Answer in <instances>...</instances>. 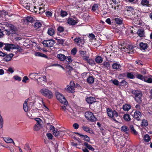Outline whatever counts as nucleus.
Instances as JSON below:
<instances>
[{
  "label": "nucleus",
  "mask_w": 152,
  "mask_h": 152,
  "mask_svg": "<svg viewBox=\"0 0 152 152\" xmlns=\"http://www.w3.org/2000/svg\"><path fill=\"white\" fill-rule=\"evenodd\" d=\"M131 93L134 95V99L137 103L140 104L142 103V92L140 91L137 90H132Z\"/></svg>",
  "instance_id": "nucleus-1"
},
{
  "label": "nucleus",
  "mask_w": 152,
  "mask_h": 152,
  "mask_svg": "<svg viewBox=\"0 0 152 152\" xmlns=\"http://www.w3.org/2000/svg\"><path fill=\"white\" fill-rule=\"evenodd\" d=\"M107 112L109 117L113 119L115 122H118L115 119L118 116V113L116 111L113 110L110 108H107Z\"/></svg>",
  "instance_id": "nucleus-2"
},
{
  "label": "nucleus",
  "mask_w": 152,
  "mask_h": 152,
  "mask_svg": "<svg viewBox=\"0 0 152 152\" xmlns=\"http://www.w3.org/2000/svg\"><path fill=\"white\" fill-rule=\"evenodd\" d=\"M40 92L42 95L49 99H51L53 97V93L48 89L42 88L40 90Z\"/></svg>",
  "instance_id": "nucleus-3"
},
{
  "label": "nucleus",
  "mask_w": 152,
  "mask_h": 152,
  "mask_svg": "<svg viewBox=\"0 0 152 152\" xmlns=\"http://www.w3.org/2000/svg\"><path fill=\"white\" fill-rule=\"evenodd\" d=\"M56 95L57 99L61 103L66 105L68 104V102L63 95L58 92H56Z\"/></svg>",
  "instance_id": "nucleus-4"
},
{
  "label": "nucleus",
  "mask_w": 152,
  "mask_h": 152,
  "mask_svg": "<svg viewBox=\"0 0 152 152\" xmlns=\"http://www.w3.org/2000/svg\"><path fill=\"white\" fill-rule=\"evenodd\" d=\"M9 29L5 30V31H6L5 33L7 35H9L11 34H15V33L17 29L16 27L13 25L11 24H9Z\"/></svg>",
  "instance_id": "nucleus-5"
},
{
  "label": "nucleus",
  "mask_w": 152,
  "mask_h": 152,
  "mask_svg": "<svg viewBox=\"0 0 152 152\" xmlns=\"http://www.w3.org/2000/svg\"><path fill=\"white\" fill-rule=\"evenodd\" d=\"M134 12V9L132 7L128 6L126 7L124 11V14L126 16H131Z\"/></svg>",
  "instance_id": "nucleus-6"
},
{
  "label": "nucleus",
  "mask_w": 152,
  "mask_h": 152,
  "mask_svg": "<svg viewBox=\"0 0 152 152\" xmlns=\"http://www.w3.org/2000/svg\"><path fill=\"white\" fill-rule=\"evenodd\" d=\"M85 116L86 118L90 121L94 122L96 121V118L93 113L90 111H87L85 113Z\"/></svg>",
  "instance_id": "nucleus-7"
},
{
  "label": "nucleus",
  "mask_w": 152,
  "mask_h": 152,
  "mask_svg": "<svg viewBox=\"0 0 152 152\" xmlns=\"http://www.w3.org/2000/svg\"><path fill=\"white\" fill-rule=\"evenodd\" d=\"M69 86L67 85L65 89L68 92L73 93L75 92V84L73 81H71L69 84Z\"/></svg>",
  "instance_id": "nucleus-8"
},
{
  "label": "nucleus",
  "mask_w": 152,
  "mask_h": 152,
  "mask_svg": "<svg viewBox=\"0 0 152 152\" xmlns=\"http://www.w3.org/2000/svg\"><path fill=\"white\" fill-rule=\"evenodd\" d=\"M55 43L54 40L52 39L44 40L42 42V44L45 47H51L53 46L54 44Z\"/></svg>",
  "instance_id": "nucleus-9"
},
{
  "label": "nucleus",
  "mask_w": 152,
  "mask_h": 152,
  "mask_svg": "<svg viewBox=\"0 0 152 152\" xmlns=\"http://www.w3.org/2000/svg\"><path fill=\"white\" fill-rule=\"evenodd\" d=\"M142 116L141 113L138 110H136L134 113L133 118L137 121H140Z\"/></svg>",
  "instance_id": "nucleus-10"
},
{
  "label": "nucleus",
  "mask_w": 152,
  "mask_h": 152,
  "mask_svg": "<svg viewBox=\"0 0 152 152\" xmlns=\"http://www.w3.org/2000/svg\"><path fill=\"white\" fill-rule=\"evenodd\" d=\"M75 43L77 45H80L81 44L83 45L84 41L80 37H77L74 39Z\"/></svg>",
  "instance_id": "nucleus-11"
},
{
  "label": "nucleus",
  "mask_w": 152,
  "mask_h": 152,
  "mask_svg": "<svg viewBox=\"0 0 152 152\" xmlns=\"http://www.w3.org/2000/svg\"><path fill=\"white\" fill-rule=\"evenodd\" d=\"M13 56L14 55L12 53H10L9 54H6V55L3 58V60L6 62L10 61Z\"/></svg>",
  "instance_id": "nucleus-12"
},
{
  "label": "nucleus",
  "mask_w": 152,
  "mask_h": 152,
  "mask_svg": "<svg viewBox=\"0 0 152 152\" xmlns=\"http://www.w3.org/2000/svg\"><path fill=\"white\" fill-rule=\"evenodd\" d=\"M86 100L87 103L91 104L95 102L96 99L93 97L90 96L87 97Z\"/></svg>",
  "instance_id": "nucleus-13"
},
{
  "label": "nucleus",
  "mask_w": 152,
  "mask_h": 152,
  "mask_svg": "<svg viewBox=\"0 0 152 152\" xmlns=\"http://www.w3.org/2000/svg\"><path fill=\"white\" fill-rule=\"evenodd\" d=\"M140 4L143 6L146 7H150L151 6L150 2L148 0H142Z\"/></svg>",
  "instance_id": "nucleus-14"
},
{
  "label": "nucleus",
  "mask_w": 152,
  "mask_h": 152,
  "mask_svg": "<svg viewBox=\"0 0 152 152\" xmlns=\"http://www.w3.org/2000/svg\"><path fill=\"white\" fill-rule=\"evenodd\" d=\"M137 34L140 37H143L145 36V31L143 29H139L137 31Z\"/></svg>",
  "instance_id": "nucleus-15"
},
{
  "label": "nucleus",
  "mask_w": 152,
  "mask_h": 152,
  "mask_svg": "<svg viewBox=\"0 0 152 152\" xmlns=\"http://www.w3.org/2000/svg\"><path fill=\"white\" fill-rule=\"evenodd\" d=\"M67 22L69 24L74 25L78 23V21L77 20H75L72 18H69L68 19Z\"/></svg>",
  "instance_id": "nucleus-16"
},
{
  "label": "nucleus",
  "mask_w": 152,
  "mask_h": 152,
  "mask_svg": "<svg viewBox=\"0 0 152 152\" xmlns=\"http://www.w3.org/2000/svg\"><path fill=\"white\" fill-rule=\"evenodd\" d=\"M135 77L137 78L140 79L143 81H144L145 78H146V76H143L140 74L138 73H136L135 75Z\"/></svg>",
  "instance_id": "nucleus-17"
},
{
  "label": "nucleus",
  "mask_w": 152,
  "mask_h": 152,
  "mask_svg": "<svg viewBox=\"0 0 152 152\" xmlns=\"http://www.w3.org/2000/svg\"><path fill=\"white\" fill-rule=\"evenodd\" d=\"M140 48L141 50H145L148 47V44L146 43L141 42L140 43Z\"/></svg>",
  "instance_id": "nucleus-18"
},
{
  "label": "nucleus",
  "mask_w": 152,
  "mask_h": 152,
  "mask_svg": "<svg viewBox=\"0 0 152 152\" xmlns=\"http://www.w3.org/2000/svg\"><path fill=\"white\" fill-rule=\"evenodd\" d=\"M131 108L130 104H125L123 105L122 108L124 111H128Z\"/></svg>",
  "instance_id": "nucleus-19"
},
{
  "label": "nucleus",
  "mask_w": 152,
  "mask_h": 152,
  "mask_svg": "<svg viewBox=\"0 0 152 152\" xmlns=\"http://www.w3.org/2000/svg\"><path fill=\"white\" fill-rule=\"evenodd\" d=\"M76 134H77L78 135H79L81 137L83 138V139L85 140V141L87 142H89L90 141V138L88 136L86 135H84L82 134H81L78 133H76Z\"/></svg>",
  "instance_id": "nucleus-20"
},
{
  "label": "nucleus",
  "mask_w": 152,
  "mask_h": 152,
  "mask_svg": "<svg viewBox=\"0 0 152 152\" xmlns=\"http://www.w3.org/2000/svg\"><path fill=\"white\" fill-rule=\"evenodd\" d=\"M25 8L31 11L32 12L34 11L36 13L37 12V11L35 10L36 9V7L35 6L30 7V6L26 5Z\"/></svg>",
  "instance_id": "nucleus-21"
},
{
  "label": "nucleus",
  "mask_w": 152,
  "mask_h": 152,
  "mask_svg": "<svg viewBox=\"0 0 152 152\" xmlns=\"http://www.w3.org/2000/svg\"><path fill=\"white\" fill-rule=\"evenodd\" d=\"M120 64L118 63H113L112 65V69H118L121 67Z\"/></svg>",
  "instance_id": "nucleus-22"
},
{
  "label": "nucleus",
  "mask_w": 152,
  "mask_h": 152,
  "mask_svg": "<svg viewBox=\"0 0 152 152\" xmlns=\"http://www.w3.org/2000/svg\"><path fill=\"white\" fill-rule=\"evenodd\" d=\"M82 128L83 130L86 132L90 133H92L93 132V131L88 126H83Z\"/></svg>",
  "instance_id": "nucleus-23"
},
{
  "label": "nucleus",
  "mask_w": 152,
  "mask_h": 152,
  "mask_svg": "<svg viewBox=\"0 0 152 152\" xmlns=\"http://www.w3.org/2000/svg\"><path fill=\"white\" fill-rule=\"evenodd\" d=\"M57 57L60 60L64 61L66 59V56L64 54H59L57 55Z\"/></svg>",
  "instance_id": "nucleus-24"
},
{
  "label": "nucleus",
  "mask_w": 152,
  "mask_h": 152,
  "mask_svg": "<svg viewBox=\"0 0 152 152\" xmlns=\"http://www.w3.org/2000/svg\"><path fill=\"white\" fill-rule=\"evenodd\" d=\"M33 20V18L31 16H28L25 18L24 21H26L27 22L32 23Z\"/></svg>",
  "instance_id": "nucleus-25"
},
{
  "label": "nucleus",
  "mask_w": 152,
  "mask_h": 152,
  "mask_svg": "<svg viewBox=\"0 0 152 152\" xmlns=\"http://www.w3.org/2000/svg\"><path fill=\"white\" fill-rule=\"evenodd\" d=\"M28 99H26L23 104V108L25 112H27L28 110V107L27 105V102Z\"/></svg>",
  "instance_id": "nucleus-26"
},
{
  "label": "nucleus",
  "mask_w": 152,
  "mask_h": 152,
  "mask_svg": "<svg viewBox=\"0 0 152 152\" xmlns=\"http://www.w3.org/2000/svg\"><path fill=\"white\" fill-rule=\"evenodd\" d=\"M42 26V23L38 21L36 22L34 24V26L36 29H38L40 28Z\"/></svg>",
  "instance_id": "nucleus-27"
},
{
  "label": "nucleus",
  "mask_w": 152,
  "mask_h": 152,
  "mask_svg": "<svg viewBox=\"0 0 152 152\" xmlns=\"http://www.w3.org/2000/svg\"><path fill=\"white\" fill-rule=\"evenodd\" d=\"M95 61L97 63H102L103 61V58L100 56H96L95 58Z\"/></svg>",
  "instance_id": "nucleus-28"
},
{
  "label": "nucleus",
  "mask_w": 152,
  "mask_h": 152,
  "mask_svg": "<svg viewBox=\"0 0 152 152\" xmlns=\"http://www.w3.org/2000/svg\"><path fill=\"white\" fill-rule=\"evenodd\" d=\"M84 145L87 148L91 151H94V149L92 147V146L91 145L88 144L87 142H84Z\"/></svg>",
  "instance_id": "nucleus-29"
},
{
  "label": "nucleus",
  "mask_w": 152,
  "mask_h": 152,
  "mask_svg": "<svg viewBox=\"0 0 152 152\" xmlns=\"http://www.w3.org/2000/svg\"><path fill=\"white\" fill-rule=\"evenodd\" d=\"M126 77L128 78L129 79H134L135 78V76L134 75L133 72H127Z\"/></svg>",
  "instance_id": "nucleus-30"
},
{
  "label": "nucleus",
  "mask_w": 152,
  "mask_h": 152,
  "mask_svg": "<svg viewBox=\"0 0 152 152\" xmlns=\"http://www.w3.org/2000/svg\"><path fill=\"white\" fill-rule=\"evenodd\" d=\"M103 65L104 68L107 70L109 69V68L110 66V64L107 61H105L104 62Z\"/></svg>",
  "instance_id": "nucleus-31"
},
{
  "label": "nucleus",
  "mask_w": 152,
  "mask_h": 152,
  "mask_svg": "<svg viewBox=\"0 0 152 152\" xmlns=\"http://www.w3.org/2000/svg\"><path fill=\"white\" fill-rule=\"evenodd\" d=\"M35 55L37 56L43 57L45 58H47V56L45 54H43L39 52H36L35 53Z\"/></svg>",
  "instance_id": "nucleus-32"
},
{
  "label": "nucleus",
  "mask_w": 152,
  "mask_h": 152,
  "mask_svg": "<svg viewBox=\"0 0 152 152\" xmlns=\"http://www.w3.org/2000/svg\"><path fill=\"white\" fill-rule=\"evenodd\" d=\"M48 33L49 35L52 36L55 34L54 29L52 28H49L48 30Z\"/></svg>",
  "instance_id": "nucleus-33"
},
{
  "label": "nucleus",
  "mask_w": 152,
  "mask_h": 152,
  "mask_svg": "<svg viewBox=\"0 0 152 152\" xmlns=\"http://www.w3.org/2000/svg\"><path fill=\"white\" fill-rule=\"evenodd\" d=\"M130 129L132 133L135 135H137V132L134 129L133 126L131 125L130 126Z\"/></svg>",
  "instance_id": "nucleus-34"
},
{
  "label": "nucleus",
  "mask_w": 152,
  "mask_h": 152,
  "mask_svg": "<svg viewBox=\"0 0 152 152\" xmlns=\"http://www.w3.org/2000/svg\"><path fill=\"white\" fill-rule=\"evenodd\" d=\"M39 73H30L29 75V77L31 79H33L36 77V76L38 75Z\"/></svg>",
  "instance_id": "nucleus-35"
},
{
  "label": "nucleus",
  "mask_w": 152,
  "mask_h": 152,
  "mask_svg": "<svg viewBox=\"0 0 152 152\" xmlns=\"http://www.w3.org/2000/svg\"><path fill=\"white\" fill-rule=\"evenodd\" d=\"M114 20L116 23L118 24L121 25L123 23V20L121 19L116 18H115Z\"/></svg>",
  "instance_id": "nucleus-36"
},
{
  "label": "nucleus",
  "mask_w": 152,
  "mask_h": 152,
  "mask_svg": "<svg viewBox=\"0 0 152 152\" xmlns=\"http://www.w3.org/2000/svg\"><path fill=\"white\" fill-rule=\"evenodd\" d=\"M148 125V122L145 119H143L141 122V126L142 127H146Z\"/></svg>",
  "instance_id": "nucleus-37"
},
{
  "label": "nucleus",
  "mask_w": 152,
  "mask_h": 152,
  "mask_svg": "<svg viewBox=\"0 0 152 152\" xmlns=\"http://www.w3.org/2000/svg\"><path fill=\"white\" fill-rule=\"evenodd\" d=\"M94 79L92 76L89 77L87 79V82L90 84L92 83H94Z\"/></svg>",
  "instance_id": "nucleus-38"
},
{
  "label": "nucleus",
  "mask_w": 152,
  "mask_h": 152,
  "mask_svg": "<svg viewBox=\"0 0 152 152\" xmlns=\"http://www.w3.org/2000/svg\"><path fill=\"white\" fill-rule=\"evenodd\" d=\"M123 118L124 119L127 121H129L131 120L129 115L128 114H125L124 115Z\"/></svg>",
  "instance_id": "nucleus-39"
},
{
  "label": "nucleus",
  "mask_w": 152,
  "mask_h": 152,
  "mask_svg": "<svg viewBox=\"0 0 152 152\" xmlns=\"http://www.w3.org/2000/svg\"><path fill=\"white\" fill-rule=\"evenodd\" d=\"M12 45V44H6V46L4 48V49L8 51L10 50L11 48V46Z\"/></svg>",
  "instance_id": "nucleus-40"
},
{
  "label": "nucleus",
  "mask_w": 152,
  "mask_h": 152,
  "mask_svg": "<svg viewBox=\"0 0 152 152\" xmlns=\"http://www.w3.org/2000/svg\"><path fill=\"white\" fill-rule=\"evenodd\" d=\"M133 48V47L132 45H128L127 46V47L124 48V49L126 51H130L131 50H132Z\"/></svg>",
  "instance_id": "nucleus-41"
},
{
  "label": "nucleus",
  "mask_w": 152,
  "mask_h": 152,
  "mask_svg": "<svg viewBox=\"0 0 152 152\" xmlns=\"http://www.w3.org/2000/svg\"><path fill=\"white\" fill-rule=\"evenodd\" d=\"M60 132L58 130V129H56L54 130H53V134L55 137H57L59 135Z\"/></svg>",
  "instance_id": "nucleus-42"
},
{
  "label": "nucleus",
  "mask_w": 152,
  "mask_h": 152,
  "mask_svg": "<svg viewBox=\"0 0 152 152\" xmlns=\"http://www.w3.org/2000/svg\"><path fill=\"white\" fill-rule=\"evenodd\" d=\"M4 140L7 143H11L13 142V140L10 137L6 138L4 139Z\"/></svg>",
  "instance_id": "nucleus-43"
},
{
  "label": "nucleus",
  "mask_w": 152,
  "mask_h": 152,
  "mask_svg": "<svg viewBox=\"0 0 152 152\" xmlns=\"http://www.w3.org/2000/svg\"><path fill=\"white\" fill-rule=\"evenodd\" d=\"M42 126V125L35 124L34 126V129L35 131H38L39 130Z\"/></svg>",
  "instance_id": "nucleus-44"
},
{
  "label": "nucleus",
  "mask_w": 152,
  "mask_h": 152,
  "mask_svg": "<svg viewBox=\"0 0 152 152\" xmlns=\"http://www.w3.org/2000/svg\"><path fill=\"white\" fill-rule=\"evenodd\" d=\"M121 130L124 132H127L129 130V129L126 126H124L121 128Z\"/></svg>",
  "instance_id": "nucleus-45"
},
{
  "label": "nucleus",
  "mask_w": 152,
  "mask_h": 152,
  "mask_svg": "<svg viewBox=\"0 0 152 152\" xmlns=\"http://www.w3.org/2000/svg\"><path fill=\"white\" fill-rule=\"evenodd\" d=\"M98 7L99 6L98 4H93L91 10L95 12L97 9V8H98Z\"/></svg>",
  "instance_id": "nucleus-46"
},
{
  "label": "nucleus",
  "mask_w": 152,
  "mask_h": 152,
  "mask_svg": "<svg viewBox=\"0 0 152 152\" xmlns=\"http://www.w3.org/2000/svg\"><path fill=\"white\" fill-rule=\"evenodd\" d=\"M119 84L120 86H125L127 85L128 83L125 80H123Z\"/></svg>",
  "instance_id": "nucleus-47"
},
{
  "label": "nucleus",
  "mask_w": 152,
  "mask_h": 152,
  "mask_svg": "<svg viewBox=\"0 0 152 152\" xmlns=\"http://www.w3.org/2000/svg\"><path fill=\"white\" fill-rule=\"evenodd\" d=\"M144 138L145 141L146 142H148L151 139L150 136L148 134H146Z\"/></svg>",
  "instance_id": "nucleus-48"
},
{
  "label": "nucleus",
  "mask_w": 152,
  "mask_h": 152,
  "mask_svg": "<svg viewBox=\"0 0 152 152\" xmlns=\"http://www.w3.org/2000/svg\"><path fill=\"white\" fill-rule=\"evenodd\" d=\"M87 62L91 66L94 65L95 64L94 61L92 59H89Z\"/></svg>",
  "instance_id": "nucleus-49"
},
{
  "label": "nucleus",
  "mask_w": 152,
  "mask_h": 152,
  "mask_svg": "<svg viewBox=\"0 0 152 152\" xmlns=\"http://www.w3.org/2000/svg\"><path fill=\"white\" fill-rule=\"evenodd\" d=\"M24 149L28 152H30L31 149L30 148L28 144L26 143L24 147Z\"/></svg>",
  "instance_id": "nucleus-50"
},
{
  "label": "nucleus",
  "mask_w": 152,
  "mask_h": 152,
  "mask_svg": "<svg viewBox=\"0 0 152 152\" xmlns=\"http://www.w3.org/2000/svg\"><path fill=\"white\" fill-rule=\"evenodd\" d=\"M144 81L148 83H152V78H148V77L146 76V78H145Z\"/></svg>",
  "instance_id": "nucleus-51"
},
{
  "label": "nucleus",
  "mask_w": 152,
  "mask_h": 152,
  "mask_svg": "<svg viewBox=\"0 0 152 152\" xmlns=\"http://www.w3.org/2000/svg\"><path fill=\"white\" fill-rule=\"evenodd\" d=\"M23 39V37L21 35H18L17 36L15 37L14 39L16 41H18Z\"/></svg>",
  "instance_id": "nucleus-52"
},
{
  "label": "nucleus",
  "mask_w": 152,
  "mask_h": 152,
  "mask_svg": "<svg viewBox=\"0 0 152 152\" xmlns=\"http://www.w3.org/2000/svg\"><path fill=\"white\" fill-rule=\"evenodd\" d=\"M66 61L68 63H70L72 61V58L70 56H66Z\"/></svg>",
  "instance_id": "nucleus-53"
},
{
  "label": "nucleus",
  "mask_w": 152,
  "mask_h": 152,
  "mask_svg": "<svg viewBox=\"0 0 152 152\" xmlns=\"http://www.w3.org/2000/svg\"><path fill=\"white\" fill-rule=\"evenodd\" d=\"M67 12L61 10V15L62 17H64L66 16L67 15Z\"/></svg>",
  "instance_id": "nucleus-54"
},
{
  "label": "nucleus",
  "mask_w": 152,
  "mask_h": 152,
  "mask_svg": "<svg viewBox=\"0 0 152 152\" xmlns=\"http://www.w3.org/2000/svg\"><path fill=\"white\" fill-rule=\"evenodd\" d=\"M35 120L37 121L36 124L41 125V123L42 122V120L39 118H36Z\"/></svg>",
  "instance_id": "nucleus-55"
},
{
  "label": "nucleus",
  "mask_w": 152,
  "mask_h": 152,
  "mask_svg": "<svg viewBox=\"0 0 152 152\" xmlns=\"http://www.w3.org/2000/svg\"><path fill=\"white\" fill-rule=\"evenodd\" d=\"M111 81L116 86H118V85L119 82L116 79L112 80Z\"/></svg>",
  "instance_id": "nucleus-56"
},
{
  "label": "nucleus",
  "mask_w": 152,
  "mask_h": 152,
  "mask_svg": "<svg viewBox=\"0 0 152 152\" xmlns=\"http://www.w3.org/2000/svg\"><path fill=\"white\" fill-rule=\"evenodd\" d=\"M140 72L142 74L145 75L147 74V72L146 69L144 68H142L140 70Z\"/></svg>",
  "instance_id": "nucleus-57"
},
{
  "label": "nucleus",
  "mask_w": 152,
  "mask_h": 152,
  "mask_svg": "<svg viewBox=\"0 0 152 152\" xmlns=\"http://www.w3.org/2000/svg\"><path fill=\"white\" fill-rule=\"evenodd\" d=\"M57 42L59 44L63 45L64 42V40L62 39H57Z\"/></svg>",
  "instance_id": "nucleus-58"
},
{
  "label": "nucleus",
  "mask_w": 152,
  "mask_h": 152,
  "mask_svg": "<svg viewBox=\"0 0 152 152\" xmlns=\"http://www.w3.org/2000/svg\"><path fill=\"white\" fill-rule=\"evenodd\" d=\"M39 79L41 81L46 82L47 81L46 77L45 76H44L43 77H39Z\"/></svg>",
  "instance_id": "nucleus-59"
},
{
  "label": "nucleus",
  "mask_w": 152,
  "mask_h": 152,
  "mask_svg": "<svg viewBox=\"0 0 152 152\" xmlns=\"http://www.w3.org/2000/svg\"><path fill=\"white\" fill-rule=\"evenodd\" d=\"M77 52V50L76 48H74L71 50V53L73 55H74L76 54Z\"/></svg>",
  "instance_id": "nucleus-60"
},
{
  "label": "nucleus",
  "mask_w": 152,
  "mask_h": 152,
  "mask_svg": "<svg viewBox=\"0 0 152 152\" xmlns=\"http://www.w3.org/2000/svg\"><path fill=\"white\" fill-rule=\"evenodd\" d=\"M13 78L16 80L20 81L21 80V77L17 75L14 76Z\"/></svg>",
  "instance_id": "nucleus-61"
},
{
  "label": "nucleus",
  "mask_w": 152,
  "mask_h": 152,
  "mask_svg": "<svg viewBox=\"0 0 152 152\" xmlns=\"http://www.w3.org/2000/svg\"><path fill=\"white\" fill-rule=\"evenodd\" d=\"M73 127L75 129H77L79 127V125L77 123H75L73 124Z\"/></svg>",
  "instance_id": "nucleus-62"
},
{
  "label": "nucleus",
  "mask_w": 152,
  "mask_h": 152,
  "mask_svg": "<svg viewBox=\"0 0 152 152\" xmlns=\"http://www.w3.org/2000/svg\"><path fill=\"white\" fill-rule=\"evenodd\" d=\"M36 9H37V8H36ZM37 9L40 11V12H39V13H42L45 11L44 9L41 7H37Z\"/></svg>",
  "instance_id": "nucleus-63"
},
{
  "label": "nucleus",
  "mask_w": 152,
  "mask_h": 152,
  "mask_svg": "<svg viewBox=\"0 0 152 152\" xmlns=\"http://www.w3.org/2000/svg\"><path fill=\"white\" fill-rule=\"evenodd\" d=\"M57 30L60 32H62L64 31V28L62 26H59Z\"/></svg>",
  "instance_id": "nucleus-64"
}]
</instances>
